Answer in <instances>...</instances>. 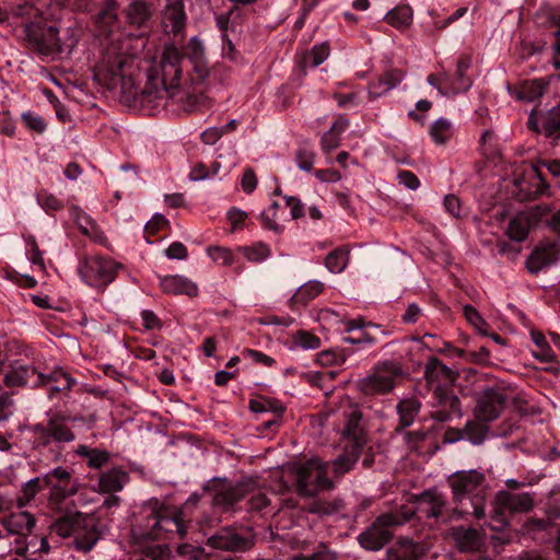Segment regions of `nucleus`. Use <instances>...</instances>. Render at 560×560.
I'll list each match as a JSON object with an SVG mask.
<instances>
[{
	"instance_id": "obj_23",
	"label": "nucleus",
	"mask_w": 560,
	"mask_h": 560,
	"mask_svg": "<svg viewBox=\"0 0 560 560\" xmlns=\"http://www.w3.org/2000/svg\"><path fill=\"white\" fill-rule=\"evenodd\" d=\"M424 378L430 389L440 384L454 386L458 373L446 366L440 359L430 357L424 365Z\"/></svg>"
},
{
	"instance_id": "obj_50",
	"label": "nucleus",
	"mask_w": 560,
	"mask_h": 560,
	"mask_svg": "<svg viewBox=\"0 0 560 560\" xmlns=\"http://www.w3.org/2000/svg\"><path fill=\"white\" fill-rule=\"evenodd\" d=\"M52 530L63 538L74 536L78 530V521L71 516L60 517L54 523Z\"/></svg>"
},
{
	"instance_id": "obj_24",
	"label": "nucleus",
	"mask_w": 560,
	"mask_h": 560,
	"mask_svg": "<svg viewBox=\"0 0 560 560\" xmlns=\"http://www.w3.org/2000/svg\"><path fill=\"white\" fill-rule=\"evenodd\" d=\"M180 56L184 59L183 70L180 78L178 80L179 86L187 93V95L183 100H173L175 103L192 106L196 103L195 96L189 92V89L186 85V81L184 80V71L190 62L198 61L203 59V46L199 39L192 37L188 45L185 48V52H182L178 48H176Z\"/></svg>"
},
{
	"instance_id": "obj_55",
	"label": "nucleus",
	"mask_w": 560,
	"mask_h": 560,
	"mask_svg": "<svg viewBox=\"0 0 560 560\" xmlns=\"http://www.w3.org/2000/svg\"><path fill=\"white\" fill-rule=\"evenodd\" d=\"M37 201L45 210L58 211L63 208V202L45 189L38 191Z\"/></svg>"
},
{
	"instance_id": "obj_42",
	"label": "nucleus",
	"mask_w": 560,
	"mask_h": 560,
	"mask_svg": "<svg viewBox=\"0 0 560 560\" xmlns=\"http://www.w3.org/2000/svg\"><path fill=\"white\" fill-rule=\"evenodd\" d=\"M325 289V284L318 280H311L301 285L293 299L296 303L307 304L317 298Z\"/></svg>"
},
{
	"instance_id": "obj_29",
	"label": "nucleus",
	"mask_w": 560,
	"mask_h": 560,
	"mask_svg": "<svg viewBox=\"0 0 560 560\" xmlns=\"http://www.w3.org/2000/svg\"><path fill=\"white\" fill-rule=\"evenodd\" d=\"M129 476L121 468H112L100 476L98 491L114 493L120 491L128 482Z\"/></svg>"
},
{
	"instance_id": "obj_51",
	"label": "nucleus",
	"mask_w": 560,
	"mask_h": 560,
	"mask_svg": "<svg viewBox=\"0 0 560 560\" xmlns=\"http://www.w3.org/2000/svg\"><path fill=\"white\" fill-rule=\"evenodd\" d=\"M22 122L26 129L37 135H42L47 129L46 120L38 114L25 112L21 116Z\"/></svg>"
},
{
	"instance_id": "obj_61",
	"label": "nucleus",
	"mask_w": 560,
	"mask_h": 560,
	"mask_svg": "<svg viewBox=\"0 0 560 560\" xmlns=\"http://www.w3.org/2000/svg\"><path fill=\"white\" fill-rule=\"evenodd\" d=\"M242 355L244 358L252 359L257 364H261V365H265L268 368L275 365V363H276V360L273 358L267 355L266 353H264L261 351L255 350V349L245 348L242 351Z\"/></svg>"
},
{
	"instance_id": "obj_9",
	"label": "nucleus",
	"mask_w": 560,
	"mask_h": 560,
	"mask_svg": "<svg viewBox=\"0 0 560 560\" xmlns=\"http://www.w3.org/2000/svg\"><path fill=\"white\" fill-rule=\"evenodd\" d=\"M402 374L399 363L383 361L372 372L357 382L358 390L364 396L386 395L395 387V380Z\"/></svg>"
},
{
	"instance_id": "obj_4",
	"label": "nucleus",
	"mask_w": 560,
	"mask_h": 560,
	"mask_svg": "<svg viewBox=\"0 0 560 560\" xmlns=\"http://www.w3.org/2000/svg\"><path fill=\"white\" fill-rule=\"evenodd\" d=\"M415 517V510L402 504L394 511L380 514L373 523L358 536L360 546L366 550L377 551L394 537V529Z\"/></svg>"
},
{
	"instance_id": "obj_19",
	"label": "nucleus",
	"mask_w": 560,
	"mask_h": 560,
	"mask_svg": "<svg viewBox=\"0 0 560 560\" xmlns=\"http://www.w3.org/2000/svg\"><path fill=\"white\" fill-rule=\"evenodd\" d=\"M121 12L126 24L137 28H148L154 14L153 3L147 0H126Z\"/></svg>"
},
{
	"instance_id": "obj_7",
	"label": "nucleus",
	"mask_w": 560,
	"mask_h": 560,
	"mask_svg": "<svg viewBox=\"0 0 560 560\" xmlns=\"http://www.w3.org/2000/svg\"><path fill=\"white\" fill-rule=\"evenodd\" d=\"M54 23L33 22L27 26V39L31 47L40 55L55 56L71 50L75 44L73 38L62 39Z\"/></svg>"
},
{
	"instance_id": "obj_6",
	"label": "nucleus",
	"mask_w": 560,
	"mask_h": 560,
	"mask_svg": "<svg viewBox=\"0 0 560 560\" xmlns=\"http://www.w3.org/2000/svg\"><path fill=\"white\" fill-rule=\"evenodd\" d=\"M534 508V498L530 493H512L499 491L493 501L489 527L492 530H502L510 525L509 514L526 513Z\"/></svg>"
},
{
	"instance_id": "obj_20",
	"label": "nucleus",
	"mask_w": 560,
	"mask_h": 560,
	"mask_svg": "<svg viewBox=\"0 0 560 560\" xmlns=\"http://www.w3.org/2000/svg\"><path fill=\"white\" fill-rule=\"evenodd\" d=\"M450 536L452 537L456 549L460 552H478L486 544V535L482 530L455 526L451 528Z\"/></svg>"
},
{
	"instance_id": "obj_3",
	"label": "nucleus",
	"mask_w": 560,
	"mask_h": 560,
	"mask_svg": "<svg viewBox=\"0 0 560 560\" xmlns=\"http://www.w3.org/2000/svg\"><path fill=\"white\" fill-rule=\"evenodd\" d=\"M452 499L456 504L454 513L460 517L472 515L477 520L485 517L488 486L483 472L475 469L458 470L447 478Z\"/></svg>"
},
{
	"instance_id": "obj_57",
	"label": "nucleus",
	"mask_w": 560,
	"mask_h": 560,
	"mask_svg": "<svg viewBox=\"0 0 560 560\" xmlns=\"http://www.w3.org/2000/svg\"><path fill=\"white\" fill-rule=\"evenodd\" d=\"M271 501L270 499L262 492H258L250 497L248 501L250 511H258L265 513H272L273 508H270Z\"/></svg>"
},
{
	"instance_id": "obj_58",
	"label": "nucleus",
	"mask_w": 560,
	"mask_h": 560,
	"mask_svg": "<svg viewBox=\"0 0 560 560\" xmlns=\"http://www.w3.org/2000/svg\"><path fill=\"white\" fill-rule=\"evenodd\" d=\"M295 342L304 349H318L320 347L319 337L312 332L300 330L296 334Z\"/></svg>"
},
{
	"instance_id": "obj_35",
	"label": "nucleus",
	"mask_w": 560,
	"mask_h": 560,
	"mask_svg": "<svg viewBox=\"0 0 560 560\" xmlns=\"http://www.w3.org/2000/svg\"><path fill=\"white\" fill-rule=\"evenodd\" d=\"M530 339L536 345L537 350L533 351V357L537 359L540 362L545 363H556L557 362V355L549 346L548 341L546 340V337L544 334L539 330H532L530 331Z\"/></svg>"
},
{
	"instance_id": "obj_53",
	"label": "nucleus",
	"mask_w": 560,
	"mask_h": 560,
	"mask_svg": "<svg viewBox=\"0 0 560 560\" xmlns=\"http://www.w3.org/2000/svg\"><path fill=\"white\" fill-rule=\"evenodd\" d=\"M238 121L236 119L230 120L228 124L221 127H210L201 133L202 140H219L222 137H226L231 130H234Z\"/></svg>"
},
{
	"instance_id": "obj_43",
	"label": "nucleus",
	"mask_w": 560,
	"mask_h": 560,
	"mask_svg": "<svg viewBox=\"0 0 560 560\" xmlns=\"http://www.w3.org/2000/svg\"><path fill=\"white\" fill-rule=\"evenodd\" d=\"M430 136L433 140H448L456 137L454 124L446 118H439L430 127Z\"/></svg>"
},
{
	"instance_id": "obj_60",
	"label": "nucleus",
	"mask_w": 560,
	"mask_h": 560,
	"mask_svg": "<svg viewBox=\"0 0 560 560\" xmlns=\"http://www.w3.org/2000/svg\"><path fill=\"white\" fill-rule=\"evenodd\" d=\"M427 439V432L423 430L407 431L405 432V441L410 451L418 452L422 443Z\"/></svg>"
},
{
	"instance_id": "obj_15",
	"label": "nucleus",
	"mask_w": 560,
	"mask_h": 560,
	"mask_svg": "<svg viewBox=\"0 0 560 560\" xmlns=\"http://www.w3.org/2000/svg\"><path fill=\"white\" fill-rule=\"evenodd\" d=\"M409 502L413 504L408 506L415 510V515L419 512L427 518H439L447 504L445 495L436 488L425 489L421 493L412 494Z\"/></svg>"
},
{
	"instance_id": "obj_28",
	"label": "nucleus",
	"mask_w": 560,
	"mask_h": 560,
	"mask_svg": "<svg viewBox=\"0 0 560 560\" xmlns=\"http://www.w3.org/2000/svg\"><path fill=\"white\" fill-rule=\"evenodd\" d=\"M557 260L553 245L536 247L526 260V268L530 273H538Z\"/></svg>"
},
{
	"instance_id": "obj_32",
	"label": "nucleus",
	"mask_w": 560,
	"mask_h": 560,
	"mask_svg": "<svg viewBox=\"0 0 560 560\" xmlns=\"http://www.w3.org/2000/svg\"><path fill=\"white\" fill-rule=\"evenodd\" d=\"M532 228L530 217L526 212H520L513 217L506 229V235L516 242H523L526 240Z\"/></svg>"
},
{
	"instance_id": "obj_16",
	"label": "nucleus",
	"mask_w": 560,
	"mask_h": 560,
	"mask_svg": "<svg viewBox=\"0 0 560 560\" xmlns=\"http://www.w3.org/2000/svg\"><path fill=\"white\" fill-rule=\"evenodd\" d=\"M35 523V517L26 511L11 513L1 520V524L7 530L8 535L19 537L16 541L20 542L21 546L15 550L19 556L26 555L27 546L25 545L24 540L33 532Z\"/></svg>"
},
{
	"instance_id": "obj_36",
	"label": "nucleus",
	"mask_w": 560,
	"mask_h": 560,
	"mask_svg": "<svg viewBox=\"0 0 560 560\" xmlns=\"http://www.w3.org/2000/svg\"><path fill=\"white\" fill-rule=\"evenodd\" d=\"M237 252L248 261L250 262H262L271 255V249L269 245L262 242H256L252 245L240 246Z\"/></svg>"
},
{
	"instance_id": "obj_49",
	"label": "nucleus",
	"mask_w": 560,
	"mask_h": 560,
	"mask_svg": "<svg viewBox=\"0 0 560 560\" xmlns=\"http://www.w3.org/2000/svg\"><path fill=\"white\" fill-rule=\"evenodd\" d=\"M40 490L42 487L39 477H35L24 483L22 487V494L16 500L19 508H23L28 504Z\"/></svg>"
},
{
	"instance_id": "obj_25",
	"label": "nucleus",
	"mask_w": 560,
	"mask_h": 560,
	"mask_svg": "<svg viewBox=\"0 0 560 560\" xmlns=\"http://www.w3.org/2000/svg\"><path fill=\"white\" fill-rule=\"evenodd\" d=\"M162 23L167 34L174 36L183 34L186 26V13L182 0H167Z\"/></svg>"
},
{
	"instance_id": "obj_59",
	"label": "nucleus",
	"mask_w": 560,
	"mask_h": 560,
	"mask_svg": "<svg viewBox=\"0 0 560 560\" xmlns=\"http://www.w3.org/2000/svg\"><path fill=\"white\" fill-rule=\"evenodd\" d=\"M26 244L28 246V259L31 260V262L37 265L42 270H45L43 253L40 252L35 237L30 235L26 238Z\"/></svg>"
},
{
	"instance_id": "obj_18",
	"label": "nucleus",
	"mask_w": 560,
	"mask_h": 560,
	"mask_svg": "<svg viewBox=\"0 0 560 560\" xmlns=\"http://www.w3.org/2000/svg\"><path fill=\"white\" fill-rule=\"evenodd\" d=\"M207 544L214 549L243 552L249 550L255 541L250 536H243L232 528H223L209 537Z\"/></svg>"
},
{
	"instance_id": "obj_17",
	"label": "nucleus",
	"mask_w": 560,
	"mask_h": 560,
	"mask_svg": "<svg viewBox=\"0 0 560 560\" xmlns=\"http://www.w3.org/2000/svg\"><path fill=\"white\" fill-rule=\"evenodd\" d=\"M527 127L530 130L541 133L545 137H560V104L551 107L545 113L534 108L527 119Z\"/></svg>"
},
{
	"instance_id": "obj_27",
	"label": "nucleus",
	"mask_w": 560,
	"mask_h": 560,
	"mask_svg": "<svg viewBox=\"0 0 560 560\" xmlns=\"http://www.w3.org/2000/svg\"><path fill=\"white\" fill-rule=\"evenodd\" d=\"M405 73L399 69H389L377 81L369 84V95L372 98H376L395 89L400 84Z\"/></svg>"
},
{
	"instance_id": "obj_52",
	"label": "nucleus",
	"mask_w": 560,
	"mask_h": 560,
	"mask_svg": "<svg viewBox=\"0 0 560 560\" xmlns=\"http://www.w3.org/2000/svg\"><path fill=\"white\" fill-rule=\"evenodd\" d=\"M209 257L222 266H231L234 264V256L230 248L222 246H210L207 249Z\"/></svg>"
},
{
	"instance_id": "obj_1",
	"label": "nucleus",
	"mask_w": 560,
	"mask_h": 560,
	"mask_svg": "<svg viewBox=\"0 0 560 560\" xmlns=\"http://www.w3.org/2000/svg\"><path fill=\"white\" fill-rule=\"evenodd\" d=\"M120 5L117 0H105L96 15L94 79L108 90L119 89L128 100L150 110L164 107L168 98L183 100L187 95L178 84L183 57L175 46H166L158 62L143 61L147 38L120 31Z\"/></svg>"
},
{
	"instance_id": "obj_33",
	"label": "nucleus",
	"mask_w": 560,
	"mask_h": 560,
	"mask_svg": "<svg viewBox=\"0 0 560 560\" xmlns=\"http://www.w3.org/2000/svg\"><path fill=\"white\" fill-rule=\"evenodd\" d=\"M471 66V58L468 55H463L457 61L454 81L451 83V93L456 94L467 91L471 85V80L466 77L467 70Z\"/></svg>"
},
{
	"instance_id": "obj_54",
	"label": "nucleus",
	"mask_w": 560,
	"mask_h": 560,
	"mask_svg": "<svg viewBox=\"0 0 560 560\" xmlns=\"http://www.w3.org/2000/svg\"><path fill=\"white\" fill-rule=\"evenodd\" d=\"M88 225L80 224L79 229L83 235H86L97 244L106 245L107 237L104 232L92 221L88 220Z\"/></svg>"
},
{
	"instance_id": "obj_40",
	"label": "nucleus",
	"mask_w": 560,
	"mask_h": 560,
	"mask_svg": "<svg viewBox=\"0 0 560 560\" xmlns=\"http://www.w3.org/2000/svg\"><path fill=\"white\" fill-rule=\"evenodd\" d=\"M350 250L341 246L330 252L325 259V265L330 272L339 273L345 270L349 262Z\"/></svg>"
},
{
	"instance_id": "obj_13",
	"label": "nucleus",
	"mask_w": 560,
	"mask_h": 560,
	"mask_svg": "<svg viewBox=\"0 0 560 560\" xmlns=\"http://www.w3.org/2000/svg\"><path fill=\"white\" fill-rule=\"evenodd\" d=\"M432 390V410L430 418L446 422L454 416H460V401L453 386L435 385Z\"/></svg>"
},
{
	"instance_id": "obj_22",
	"label": "nucleus",
	"mask_w": 560,
	"mask_h": 560,
	"mask_svg": "<svg viewBox=\"0 0 560 560\" xmlns=\"http://www.w3.org/2000/svg\"><path fill=\"white\" fill-rule=\"evenodd\" d=\"M42 373L28 364L14 362L5 373L3 383L7 387H22L26 385L40 386Z\"/></svg>"
},
{
	"instance_id": "obj_14",
	"label": "nucleus",
	"mask_w": 560,
	"mask_h": 560,
	"mask_svg": "<svg viewBox=\"0 0 560 560\" xmlns=\"http://www.w3.org/2000/svg\"><path fill=\"white\" fill-rule=\"evenodd\" d=\"M341 404L345 406L343 417L346 420L342 430V438L355 450H363L368 442L366 431L361 424L363 415L359 406L352 405L349 397H342Z\"/></svg>"
},
{
	"instance_id": "obj_63",
	"label": "nucleus",
	"mask_w": 560,
	"mask_h": 560,
	"mask_svg": "<svg viewBox=\"0 0 560 560\" xmlns=\"http://www.w3.org/2000/svg\"><path fill=\"white\" fill-rule=\"evenodd\" d=\"M140 316L145 330H160L163 328V322L153 311L143 310Z\"/></svg>"
},
{
	"instance_id": "obj_11",
	"label": "nucleus",
	"mask_w": 560,
	"mask_h": 560,
	"mask_svg": "<svg viewBox=\"0 0 560 560\" xmlns=\"http://www.w3.org/2000/svg\"><path fill=\"white\" fill-rule=\"evenodd\" d=\"M120 264L102 256L85 257L79 266L81 278L92 287H104L113 282Z\"/></svg>"
},
{
	"instance_id": "obj_26",
	"label": "nucleus",
	"mask_w": 560,
	"mask_h": 560,
	"mask_svg": "<svg viewBox=\"0 0 560 560\" xmlns=\"http://www.w3.org/2000/svg\"><path fill=\"white\" fill-rule=\"evenodd\" d=\"M162 291L166 294H186L196 296L198 287L191 280L179 275L165 276L161 279Z\"/></svg>"
},
{
	"instance_id": "obj_48",
	"label": "nucleus",
	"mask_w": 560,
	"mask_h": 560,
	"mask_svg": "<svg viewBox=\"0 0 560 560\" xmlns=\"http://www.w3.org/2000/svg\"><path fill=\"white\" fill-rule=\"evenodd\" d=\"M342 508V503L340 500L326 501V500H316L313 501L307 511L312 514L317 515H331L338 512Z\"/></svg>"
},
{
	"instance_id": "obj_30",
	"label": "nucleus",
	"mask_w": 560,
	"mask_h": 560,
	"mask_svg": "<svg viewBox=\"0 0 560 560\" xmlns=\"http://www.w3.org/2000/svg\"><path fill=\"white\" fill-rule=\"evenodd\" d=\"M421 409V402L415 397L401 399L397 404V412L399 415V424L396 431L399 432L410 427L418 417Z\"/></svg>"
},
{
	"instance_id": "obj_21",
	"label": "nucleus",
	"mask_w": 560,
	"mask_h": 560,
	"mask_svg": "<svg viewBox=\"0 0 560 560\" xmlns=\"http://www.w3.org/2000/svg\"><path fill=\"white\" fill-rule=\"evenodd\" d=\"M255 489V481L252 479L241 480L235 485L223 487L213 497V504L224 511L232 509Z\"/></svg>"
},
{
	"instance_id": "obj_34",
	"label": "nucleus",
	"mask_w": 560,
	"mask_h": 560,
	"mask_svg": "<svg viewBox=\"0 0 560 560\" xmlns=\"http://www.w3.org/2000/svg\"><path fill=\"white\" fill-rule=\"evenodd\" d=\"M544 90L545 85L541 80H532L522 83L514 90H510V93L520 101L534 102L544 94Z\"/></svg>"
},
{
	"instance_id": "obj_44",
	"label": "nucleus",
	"mask_w": 560,
	"mask_h": 560,
	"mask_svg": "<svg viewBox=\"0 0 560 560\" xmlns=\"http://www.w3.org/2000/svg\"><path fill=\"white\" fill-rule=\"evenodd\" d=\"M463 313L467 322L476 329L481 336H488L490 325L483 319L480 313L471 305H465Z\"/></svg>"
},
{
	"instance_id": "obj_10",
	"label": "nucleus",
	"mask_w": 560,
	"mask_h": 560,
	"mask_svg": "<svg viewBox=\"0 0 560 560\" xmlns=\"http://www.w3.org/2000/svg\"><path fill=\"white\" fill-rule=\"evenodd\" d=\"M49 488L48 504L51 509L61 511L66 500L78 492L79 483L65 467H56L43 477Z\"/></svg>"
},
{
	"instance_id": "obj_47",
	"label": "nucleus",
	"mask_w": 560,
	"mask_h": 560,
	"mask_svg": "<svg viewBox=\"0 0 560 560\" xmlns=\"http://www.w3.org/2000/svg\"><path fill=\"white\" fill-rule=\"evenodd\" d=\"M249 409L254 412L271 411L273 415H283L285 407L276 399L250 400Z\"/></svg>"
},
{
	"instance_id": "obj_56",
	"label": "nucleus",
	"mask_w": 560,
	"mask_h": 560,
	"mask_svg": "<svg viewBox=\"0 0 560 560\" xmlns=\"http://www.w3.org/2000/svg\"><path fill=\"white\" fill-rule=\"evenodd\" d=\"M315 156L313 150L306 147L300 148L296 152V164L302 171L310 172L313 170Z\"/></svg>"
},
{
	"instance_id": "obj_12",
	"label": "nucleus",
	"mask_w": 560,
	"mask_h": 560,
	"mask_svg": "<svg viewBox=\"0 0 560 560\" xmlns=\"http://www.w3.org/2000/svg\"><path fill=\"white\" fill-rule=\"evenodd\" d=\"M506 402L508 395L504 388L486 387L476 394L474 416L478 421L492 422L501 416Z\"/></svg>"
},
{
	"instance_id": "obj_64",
	"label": "nucleus",
	"mask_w": 560,
	"mask_h": 560,
	"mask_svg": "<svg viewBox=\"0 0 560 560\" xmlns=\"http://www.w3.org/2000/svg\"><path fill=\"white\" fill-rule=\"evenodd\" d=\"M548 520L560 518V493H551L546 506Z\"/></svg>"
},
{
	"instance_id": "obj_39",
	"label": "nucleus",
	"mask_w": 560,
	"mask_h": 560,
	"mask_svg": "<svg viewBox=\"0 0 560 560\" xmlns=\"http://www.w3.org/2000/svg\"><path fill=\"white\" fill-rule=\"evenodd\" d=\"M100 539V534L95 526L85 527L83 530H77L74 535V548L82 552H89L93 549Z\"/></svg>"
},
{
	"instance_id": "obj_45",
	"label": "nucleus",
	"mask_w": 560,
	"mask_h": 560,
	"mask_svg": "<svg viewBox=\"0 0 560 560\" xmlns=\"http://www.w3.org/2000/svg\"><path fill=\"white\" fill-rule=\"evenodd\" d=\"M487 422H481L476 419V421H468L464 428V435L467 440H469L472 444H481L487 434L488 427Z\"/></svg>"
},
{
	"instance_id": "obj_37",
	"label": "nucleus",
	"mask_w": 560,
	"mask_h": 560,
	"mask_svg": "<svg viewBox=\"0 0 560 560\" xmlns=\"http://www.w3.org/2000/svg\"><path fill=\"white\" fill-rule=\"evenodd\" d=\"M329 45L328 43H322L318 45H315L310 51H306L301 60L300 66L303 69H306L308 67L315 68L319 65H322L327 57L329 56Z\"/></svg>"
},
{
	"instance_id": "obj_38",
	"label": "nucleus",
	"mask_w": 560,
	"mask_h": 560,
	"mask_svg": "<svg viewBox=\"0 0 560 560\" xmlns=\"http://www.w3.org/2000/svg\"><path fill=\"white\" fill-rule=\"evenodd\" d=\"M384 20L393 27H407L412 22V10L409 5H398L388 11Z\"/></svg>"
},
{
	"instance_id": "obj_5",
	"label": "nucleus",
	"mask_w": 560,
	"mask_h": 560,
	"mask_svg": "<svg viewBox=\"0 0 560 560\" xmlns=\"http://www.w3.org/2000/svg\"><path fill=\"white\" fill-rule=\"evenodd\" d=\"M294 481L296 492L307 498L334 488V482L327 477V463L318 458H311L295 467Z\"/></svg>"
},
{
	"instance_id": "obj_41",
	"label": "nucleus",
	"mask_w": 560,
	"mask_h": 560,
	"mask_svg": "<svg viewBox=\"0 0 560 560\" xmlns=\"http://www.w3.org/2000/svg\"><path fill=\"white\" fill-rule=\"evenodd\" d=\"M362 450H355L350 445H346V454L340 455L332 462V470L336 475H343L352 469Z\"/></svg>"
},
{
	"instance_id": "obj_8",
	"label": "nucleus",
	"mask_w": 560,
	"mask_h": 560,
	"mask_svg": "<svg viewBox=\"0 0 560 560\" xmlns=\"http://www.w3.org/2000/svg\"><path fill=\"white\" fill-rule=\"evenodd\" d=\"M77 420L63 412H55L49 416L47 424L36 423L31 428L35 447H47L50 443H70L75 440V434L70 423Z\"/></svg>"
},
{
	"instance_id": "obj_46",
	"label": "nucleus",
	"mask_w": 560,
	"mask_h": 560,
	"mask_svg": "<svg viewBox=\"0 0 560 560\" xmlns=\"http://www.w3.org/2000/svg\"><path fill=\"white\" fill-rule=\"evenodd\" d=\"M280 205L278 201H272L268 209L264 210L260 214L262 226L276 233H281L283 228L278 223V211Z\"/></svg>"
},
{
	"instance_id": "obj_31",
	"label": "nucleus",
	"mask_w": 560,
	"mask_h": 560,
	"mask_svg": "<svg viewBox=\"0 0 560 560\" xmlns=\"http://www.w3.org/2000/svg\"><path fill=\"white\" fill-rule=\"evenodd\" d=\"M40 385H50V393L69 392L75 384V380L62 369H55L50 374L42 373Z\"/></svg>"
},
{
	"instance_id": "obj_2",
	"label": "nucleus",
	"mask_w": 560,
	"mask_h": 560,
	"mask_svg": "<svg viewBox=\"0 0 560 560\" xmlns=\"http://www.w3.org/2000/svg\"><path fill=\"white\" fill-rule=\"evenodd\" d=\"M186 534L187 524L183 511L158 500L143 505L131 525L132 542L143 547L144 555L153 560H163L167 548L161 545H147L159 540L183 539Z\"/></svg>"
},
{
	"instance_id": "obj_62",
	"label": "nucleus",
	"mask_w": 560,
	"mask_h": 560,
	"mask_svg": "<svg viewBox=\"0 0 560 560\" xmlns=\"http://www.w3.org/2000/svg\"><path fill=\"white\" fill-rule=\"evenodd\" d=\"M168 225V220L163 214H154L152 219L145 224L144 233L147 236H154L163 228Z\"/></svg>"
}]
</instances>
